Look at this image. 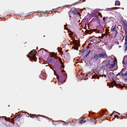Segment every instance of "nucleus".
Instances as JSON below:
<instances>
[{"label": "nucleus", "mask_w": 127, "mask_h": 127, "mask_svg": "<svg viewBox=\"0 0 127 127\" xmlns=\"http://www.w3.org/2000/svg\"><path fill=\"white\" fill-rule=\"evenodd\" d=\"M103 62L105 63V64L103 65V67L105 68V67H107L108 65H109V61H103Z\"/></svg>", "instance_id": "f8f14e48"}, {"label": "nucleus", "mask_w": 127, "mask_h": 127, "mask_svg": "<svg viewBox=\"0 0 127 127\" xmlns=\"http://www.w3.org/2000/svg\"><path fill=\"white\" fill-rule=\"evenodd\" d=\"M60 121L62 122V124L63 126L65 125L66 124V123L64 121Z\"/></svg>", "instance_id": "a878e982"}, {"label": "nucleus", "mask_w": 127, "mask_h": 127, "mask_svg": "<svg viewBox=\"0 0 127 127\" xmlns=\"http://www.w3.org/2000/svg\"><path fill=\"white\" fill-rule=\"evenodd\" d=\"M79 3V2H75L74 3L72 4L71 5H75L76 4H77L78 3Z\"/></svg>", "instance_id": "cd10ccee"}, {"label": "nucleus", "mask_w": 127, "mask_h": 127, "mask_svg": "<svg viewBox=\"0 0 127 127\" xmlns=\"http://www.w3.org/2000/svg\"><path fill=\"white\" fill-rule=\"evenodd\" d=\"M31 55V54H28V55H27V57L28 58H31L32 59V57H30V56H29V55Z\"/></svg>", "instance_id": "c85d7f7f"}, {"label": "nucleus", "mask_w": 127, "mask_h": 127, "mask_svg": "<svg viewBox=\"0 0 127 127\" xmlns=\"http://www.w3.org/2000/svg\"><path fill=\"white\" fill-rule=\"evenodd\" d=\"M126 115L127 116V113L126 114Z\"/></svg>", "instance_id": "de8ad7c7"}, {"label": "nucleus", "mask_w": 127, "mask_h": 127, "mask_svg": "<svg viewBox=\"0 0 127 127\" xmlns=\"http://www.w3.org/2000/svg\"><path fill=\"white\" fill-rule=\"evenodd\" d=\"M58 9L57 8L52 9L51 10L49 11H42V13L44 14H46L47 15H48L47 14L51 13L54 12H56L57 11Z\"/></svg>", "instance_id": "423d86ee"}, {"label": "nucleus", "mask_w": 127, "mask_h": 127, "mask_svg": "<svg viewBox=\"0 0 127 127\" xmlns=\"http://www.w3.org/2000/svg\"><path fill=\"white\" fill-rule=\"evenodd\" d=\"M116 9V7H114V8L113 7V8H108L106 9V10L107 11H108L111 10L112 9Z\"/></svg>", "instance_id": "6ab92c4d"}, {"label": "nucleus", "mask_w": 127, "mask_h": 127, "mask_svg": "<svg viewBox=\"0 0 127 127\" xmlns=\"http://www.w3.org/2000/svg\"><path fill=\"white\" fill-rule=\"evenodd\" d=\"M122 75V76H126V80H127V70L126 71V73L125 74H123L122 73H121Z\"/></svg>", "instance_id": "aec40b11"}, {"label": "nucleus", "mask_w": 127, "mask_h": 127, "mask_svg": "<svg viewBox=\"0 0 127 127\" xmlns=\"http://www.w3.org/2000/svg\"><path fill=\"white\" fill-rule=\"evenodd\" d=\"M41 116L42 117H46L45 116H42V115H41Z\"/></svg>", "instance_id": "ea45409f"}, {"label": "nucleus", "mask_w": 127, "mask_h": 127, "mask_svg": "<svg viewBox=\"0 0 127 127\" xmlns=\"http://www.w3.org/2000/svg\"><path fill=\"white\" fill-rule=\"evenodd\" d=\"M40 15H39V14H38V15H39V16H42V15H41V14H40Z\"/></svg>", "instance_id": "4c0bfd02"}, {"label": "nucleus", "mask_w": 127, "mask_h": 127, "mask_svg": "<svg viewBox=\"0 0 127 127\" xmlns=\"http://www.w3.org/2000/svg\"><path fill=\"white\" fill-rule=\"evenodd\" d=\"M25 114V113L24 112H21L20 113V115L21 116H23L24 115V114Z\"/></svg>", "instance_id": "b1692460"}, {"label": "nucleus", "mask_w": 127, "mask_h": 127, "mask_svg": "<svg viewBox=\"0 0 127 127\" xmlns=\"http://www.w3.org/2000/svg\"><path fill=\"white\" fill-rule=\"evenodd\" d=\"M69 13V16L70 15H79V16H81L80 15V13L79 11L75 7L72 8L70 9Z\"/></svg>", "instance_id": "f03ea898"}, {"label": "nucleus", "mask_w": 127, "mask_h": 127, "mask_svg": "<svg viewBox=\"0 0 127 127\" xmlns=\"http://www.w3.org/2000/svg\"><path fill=\"white\" fill-rule=\"evenodd\" d=\"M76 50H77L78 49H76Z\"/></svg>", "instance_id": "a18cd8bd"}, {"label": "nucleus", "mask_w": 127, "mask_h": 127, "mask_svg": "<svg viewBox=\"0 0 127 127\" xmlns=\"http://www.w3.org/2000/svg\"><path fill=\"white\" fill-rule=\"evenodd\" d=\"M37 53V51L34 49L32 51H31V52L29 53V54H32V55H33L32 54H33L32 57V60H31L32 61L33 60L35 62L37 61V58L35 56V55Z\"/></svg>", "instance_id": "20e7f679"}, {"label": "nucleus", "mask_w": 127, "mask_h": 127, "mask_svg": "<svg viewBox=\"0 0 127 127\" xmlns=\"http://www.w3.org/2000/svg\"><path fill=\"white\" fill-rule=\"evenodd\" d=\"M111 17H108V16H106L105 17H104L102 18V20L104 22L107 21V22H109L112 20Z\"/></svg>", "instance_id": "1a4fd4ad"}, {"label": "nucleus", "mask_w": 127, "mask_h": 127, "mask_svg": "<svg viewBox=\"0 0 127 127\" xmlns=\"http://www.w3.org/2000/svg\"><path fill=\"white\" fill-rule=\"evenodd\" d=\"M5 120H6V119H5Z\"/></svg>", "instance_id": "c03bdc74"}, {"label": "nucleus", "mask_w": 127, "mask_h": 127, "mask_svg": "<svg viewBox=\"0 0 127 127\" xmlns=\"http://www.w3.org/2000/svg\"><path fill=\"white\" fill-rule=\"evenodd\" d=\"M115 64V63H114L112 64H110V67H109V68H113Z\"/></svg>", "instance_id": "412c9836"}, {"label": "nucleus", "mask_w": 127, "mask_h": 127, "mask_svg": "<svg viewBox=\"0 0 127 127\" xmlns=\"http://www.w3.org/2000/svg\"><path fill=\"white\" fill-rule=\"evenodd\" d=\"M57 122H58L59 121H57Z\"/></svg>", "instance_id": "09e8293b"}, {"label": "nucleus", "mask_w": 127, "mask_h": 127, "mask_svg": "<svg viewBox=\"0 0 127 127\" xmlns=\"http://www.w3.org/2000/svg\"><path fill=\"white\" fill-rule=\"evenodd\" d=\"M67 25H66L65 26H64V28L65 29L67 30V28L66 27L67 26Z\"/></svg>", "instance_id": "7c9ffc66"}, {"label": "nucleus", "mask_w": 127, "mask_h": 127, "mask_svg": "<svg viewBox=\"0 0 127 127\" xmlns=\"http://www.w3.org/2000/svg\"><path fill=\"white\" fill-rule=\"evenodd\" d=\"M95 16H102L101 13L100 12H97L96 13Z\"/></svg>", "instance_id": "a211bd4d"}, {"label": "nucleus", "mask_w": 127, "mask_h": 127, "mask_svg": "<svg viewBox=\"0 0 127 127\" xmlns=\"http://www.w3.org/2000/svg\"><path fill=\"white\" fill-rule=\"evenodd\" d=\"M90 52H91L90 51H88V53L85 56V57H87L88 55L89 54Z\"/></svg>", "instance_id": "bb28decb"}, {"label": "nucleus", "mask_w": 127, "mask_h": 127, "mask_svg": "<svg viewBox=\"0 0 127 127\" xmlns=\"http://www.w3.org/2000/svg\"><path fill=\"white\" fill-rule=\"evenodd\" d=\"M84 19H83V20H84Z\"/></svg>", "instance_id": "49530a36"}, {"label": "nucleus", "mask_w": 127, "mask_h": 127, "mask_svg": "<svg viewBox=\"0 0 127 127\" xmlns=\"http://www.w3.org/2000/svg\"><path fill=\"white\" fill-rule=\"evenodd\" d=\"M46 74L45 73H43L39 76V77L41 79H44L46 77Z\"/></svg>", "instance_id": "9b49d317"}, {"label": "nucleus", "mask_w": 127, "mask_h": 127, "mask_svg": "<svg viewBox=\"0 0 127 127\" xmlns=\"http://www.w3.org/2000/svg\"><path fill=\"white\" fill-rule=\"evenodd\" d=\"M3 17V16H2V18L0 17V18H2V17Z\"/></svg>", "instance_id": "37998d69"}, {"label": "nucleus", "mask_w": 127, "mask_h": 127, "mask_svg": "<svg viewBox=\"0 0 127 127\" xmlns=\"http://www.w3.org/2000/svg\"><path fill=\"white\" fill-rule=\"evenodd\" d=\"M95 121H96V120L95 119H92L90 120V121L91 122H94Z\"/></svg>", "instance_id": "393cba45"}, {"label": "nucleus", "mask_w": 127, "mask_h": 127, "mask_svg": "<svg viewBox=\"0 0 127 127\" xmlns=\"http://www.w3.org/2000/svg\"><path fill=\"white\" fill-rule=\"evenodd\" d=\"M22 116H21V115H20L18 116L17 117V119H18L19 118H20Z\"/></svg>", "instance_id": "c756f323"}, {"label": "nucleus", "mask_w": 127, "mask_h": 127, "mask_svg": "<svg viewBox=\"0 0 127 127\" xmlns=\"http://www.w3.org/2000/svg\"><path fill=\"white\" fill-rule=\"evenodd\" d=\"M29 115V117L32 118H36L37 117V116L36 115H34L33 114H30Z\"/></svg>", "instance_id": "dca6fc26"}, {"label": "nucleus", "mask_w": 127, "mask_h": 127, "mask_svg": "<svg viewBox=\"0 0 127 127\" xmlns=\"http://www.w3.org/2000/svg\"><path fill=\"white\" fill-rule=\"evenodd\" d=\"M114 112H115V113L114 114L115 115L114 117H117V119H118V116L116 115V114H117L118 115H120V114L119 113H118V112H115V111H113V112L112 114V115L114 113Z\"/></svg>", "instance_id": "2eb2a0df"}, {"label": "nucleus", "mask_w": 127, "mask_h": 127, "mask_svg": "<svg viewBox=\"0 0 127 127\" xmlns=\"http://www.w3.org/2000/svg\"><path fill=\"white\" fill-rule=\"evenodd\" d=\"M79 123L80 124H82L86 122V121L85 120H84L81 118H79Z\"/></svg>", "instance_id": "ddd939ff"}, {"label": "nucleus", "mask_w": 127, "mask_h": 127, "mask_svg": "<svg viewBox=\"0 0 127 127\" xmlns=\"http://www.w3.org/2000/svg\"><path fill=\"white\" fill-rule=\"evenodd\" d=\"M120 1L118 0H116L115 1V5L119 6L120 5Z\"/></svg>", "instance_id": "f3484780"}, {"label": "nucleus", "mask_w": 127, "mask_h": 127, "mask_svg": "<svg viewBox=\"0 0 127 127\" xmlns=\"http://www.w3.org/2000/svg\"><path fill=\"white\" fill-rule=\"evenodd\" d=\"M97 19L98 20V21H100V20H99V19L98 18H97Z\"/></svg>", "instance_id": "e433bc0d"}, {"label": "nucleus", "mask_w": 127, "mask_h": 127, "mask_svg": "<svg viewBox=\"0 0 127 127\" xmlns=\"http://www.w3.org/2000/svg\"><path fill=\"white\" fill-rule=\"evenodd\" d=\"M90 39H91V40H95L96 41V42H98V43L100 42L101 41V39H100V36L97 37H95L94 36H93L91 37Z\"/></svg>", "instance_id": "0eeeda50"}, {"label": "nucleus", "mask_w": 127, "mask_h": 127, "mask_svg": "<svg viewBox=\"0 0 127 127\" xmlns=\"http://www.w3.org/2000/svg\"><path fill=\"white\" fill-rule=\"evenodd\" d=\"M82 0L83 2H84L86 0Z\"/></svg>", "instance_id": "a19ab883"}, {"label": "nucleus", "mask_w": 127, "mask_h": 127, "mask_svg": "<svg viewBox=\"0 0 127 127\" xmlns=\"http://www.w3.org/2000/svg\"><path fill=\"white\" fill-rule=\"evenodd\" d=\"M121 73H118V74L117 75H121Z\"/></svg>", "instance_id": "c9c22d12"}, {"label": "nucleus", "mask_w": 127, "mask_h": 127, "mask_svg": "<svg viewBox=\"0 0 127 127\" xmlns=\"http://www.w3.org/2000/svg\"><path fill=\"white\" fill-rule=\"evenodd\" d=\"M111 31L112 32L113 34H114L115 37H116L118 33V32L116 29L115 26L113 28L111 29Z\"/></svg>", "instance_id": "6e6552de"}, {"label": "nucleus", "mask_w": 127, "mask_h": 127, "mask_svg": "<svg viewBox=\"0 0 127 127\" xmlns=\"http://www.w3.org/2000/svg\"><path fill=\"white\" fill-rule=\"evenodd\" d=\"M30 115L29 114V113H25V114H24V115L26 116L27 117H29Z\"/></svg>", "instance_id": "4be33fe9"}, {"label": "nucleus", "mask_w": 127, "mask_h": 127, "mask_svg": "<svg viewBox=\"0 0 127 127\" xmlns=\"http://www.w3.org/2000/svg\"><path fill=\"white\" fill-rule=\"evenodd\" d=\"M86 50L85 49H83L82 50V52L83 53H84V51H85Z\"/></svg>", "instance_id": "2f4dec72"}, {"label": "nucleus", "mask_w": 127, "mask_h": 127, "mask_svg": "<svg viewBox=\"0 0 127 127\" xmlns=\"http://www.w3.org/2000/svg\"><path fill=\"white\" fill-rule=\"evenodd\" d=\"M102 16H100V18H102Z\"/></svg>", "instance_id": "79ce46f5"}, {"label": "nucleus", "mask_w": 127, "mask_h": 127, "mask_svg": "<svg viewBox=\"0 0 127 127\" xmlns=\"http://www.w3.org/2000/svg\"><path fill=\"white\" fill-rule=\"evenodd\" d=\"M52 123L53 125H56V124L55 123V122H52Z\"/></svg>", "instance_id": "72a5a7b5"}, {"label": "nucleus", "mask_w": 127, "mask_h": 127, "mask_svg": "<svg viewBox=\"0 0 127 127\" xmlns=\"http://www.w3.org/2000/svg\"><path fill=\"white\" fill-rule=\"evenodd\" d=\"M46 50L42 48L37 52V55L41 57H42L47 53Z\"/></svg>", "instance_id": "7ed1b4c3"}, {"label": "nucleus", "mask_w": 127, "mask_h": 127, "mask_svg": "<svg viewBox=\"0 0 127 127\" xmlns=\"http://www.w3.org/2000/svg\"><path fill=\"white\" fill-rule=\"evenodd\" d=\"M108 56L107 54L105 53H102L101 54H95L94 55V56L91 58V60H93V61H95L97 60L100 58L107 59Z\"/></svg>", "instance_id": "f257e3e1"}, {"label": "nucleus", "mask_w": 127, "mask_h": 127, "mask_svg": "<svg viewBox=\"0 0 127 127\" xmlns=\"http://www.w3.org/2000/svg\"><path fill=\"white\" fill-rule=\"evenodd\" d=\"M122 21L123 23V26L124 27L126 33V31H127V24L126 23V22H127L125 20L124 21L122 20Z\"/></svg>", "instance_id": "9d476101"}, {"label": "nucleus", "mask_w": 127, "mask_h": 127, "mask_svg": "<svg viewBox=\"0 0 127 127\" xmlns=\"http://www.w3.org/2000/svg\"><path fill=\"white\" fill-rule=\"evenodd\" d=\"M84 9L85 10V9H86V8H83L82 9V11H81V12H82V11H83V10H84Z\"/></svg>", "instance_id": "f704fd0d"}, {"label": "nucleus", "mask_w": 127, "mask_h": 127, "mask_svg": "<svg viewBox=\"0 0 127 127\" xmlns=\"http://www.w3.org/2000/svg\"><path fill=\"white\" fill-rule=\"evenodd\" d=\"M124 118L126 119L127 118V116L126 115L124 116H122Z\"/></svg>", "instance_id": "473e14b6"}, {"label": "nucleus", "mask_w": 127, "mask_h": 127, "mask_svg": "<svg viewBox=\"0 0 127 127\" xmlns=\"http://www.w3.org/2000/svg\"><path fill=\"white\" fill-rule=\"evenodd\" d=\"M124 46L125 47V48L124 50V51H126L127 50V40L126 37L125 39V42L124 44Z\"/></svg>", "instance_id": "4468645a"}, {"label": "nucleus", "mask_w": 127, "mask_h": 127, "mask_svg": "<svg viewBox=\"0 0 127 127\" xmlns=\"http://www.w3.org/2000/svg\"><path fill=\"white\" fill-rule=\"evenodd\" d=\"M67 78L66 76L62 72L60 73L59 74V79H60L61 82H64L65 81V79Z\"/></svg>", "instance_id": "39448f33"}, {"label": "nucleus", "mask_w": 127, "mask_h": 127, "mask_svg": "<svg viewBox=\"0 0 127 127\" xmlns=\"http://www.w3.org/2000/svg\"><path fill=\"white\" fill-rule=\"evenodd\" d=\"M121 20H123V17H121Z\"/></svg>", "instance_id": "58836bf2"}, {"label": "nucleus", "mask_w": 127, "mask_h": 127, "mask_svg": "<svg viewBox=\"0 0 127 127\" xmlns=\"http://www.w3.org/2000/svg\"><path fill=\"white\" fill-rule=\"evenodd\" d=\"M33 13H34V12H30L29 13L28 15H28H31L33 14Z\"/></svg>", "instance_id": "5701e85b"}]
</instances>
